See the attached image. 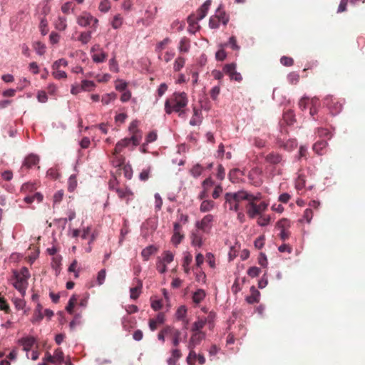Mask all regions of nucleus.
<instances>
[{
  "label": "nucleus",
  "instance_id": "f257e3e1",
  "mask_svg": "<svg viewBox=\"0 0 365 365\" xmlns=\"http://www.w3.org/2000/svg\"><path fill=\"white\" fill-rule=\"evenodd\" d=\"M188 103L187 96L185 92H175L165 102V111L167 114L173 112L178 113L180 117L185 114V108Z\"/></svg>",
  "mask_w": 365,
  "mask_h": 365
},
{
  "label": "nucleus",
  "instance_id": "f03ea898",
  "mask_svg": "<svg viewBox=\"0 0 365 365\" xmlns=\"http://www.w3.org/2000/svg\"><path fill=\"white\" fill-rule=\"evenodd\" d=\"M262 198V195L260 192H257L256 195L252 194L251 200H249L245 206L246 212L250 218L253 219L257 215H260L267 209L269 205L267 202L262 201L257 203Z\"/></svg>",
  "mask_w": 365,
  "mask_h": 365
},
{
  "label": "nucleus",
  "instance_id": "7ed1b4c3",
  "mask_svg": "<svg viewBox=\"0 0 365 365\" xmlns=\"http://www.w3.org/2000/svg\"><path fill=\"white\" fill-rule=\"evenodd\" d=\"M30 272L27 267H24L19 271L13 272V286L21 293L24 297L29 285Z\"/></svg>",
  "mask_w": 365,
  "mask_h": 365
},
{
  "label": "nucleus",
  "instance_id": "20e7f679",
  "mask_svg": "<svg viewBox=\"0 0 365 365\" xmlns=\"http://www.w3.org/2000/svg\"><path fill=\"white\" fill-rule=\"evenodd\" d=\"M287 133L288 130L282 127L279 134L277 136L276 144L279 148L289 152L297 148V142L295 139L287 138Z\"/></svg>",
  "mask_w": 365,
  "mask_h": 365
},
{
  "label": "nucleus",
  "instance_id": "39448f33",
  "mask_svg": "<svg viewBox=\"0 0 365 365\" xmlns=\"http://www.w3.org/2000/svg\"><path fill=\"white\" fill-rule=\"evenodd\" d=\"M324 105L328 108L332 115H336L342 109V103L339 99L331 95L324 98Z\"/></svg>",
  "mask_w": 365,
  "mask_h": 365
},
{
  "label": "nucleus",
  "instance_id": "423d86ee",
  "mask_svg": "<svg viewBox=\"0 0 365 365\" xmlns=\"http://www.w3.org/2000/svg\"><path fill=\"white\" fill-rule=\"evenodd\" d=\"M98 23V20L88 12H83L81 15H79L77 17V24L79 26L82 27H86L92 24L91 28L94 31L97 28Z\"/></svg>",
  "mask_w": 365,
  "mask_h": 365
},
{
  "label": "nucleus",
  "instance_id": "0eeeda50",
  "mask_svg": "<svg viewBox=\"0 0 365 365\" xmlns=\"http://www.w3.org/2000/svg\"><path fill=\"white\" fill-rule=\"evenodd\" d=\"M213 219L212 215H206L201 220L195 222V227L202 233L209 234L212 227Z\"/></svg>",
  "mask_w": 365,
  "mask_h": 365
},
{
  "label": "nucleus",
  "instance_id": "6e6552de",
  "mask_svg": "<svg viewBox=\"0 0 365 365\" xmlns=\"http://www.w3.org/2000/svg\"><path fill=\"white\" fill-rule=\"evenodd\" d=\"M109 187L117 193L120 200H125L127 205L133 200L134 193L130 188L115 187L111 182H110Z\"/></svg>",
  "mask_w": 365,
  "mask_h": 365
},
{
  "label": "nucleus",
  "instance_id": "1a4fd4ad",
  "mask_svg": "<svg viewBox=\"0 0 365 365\" xmlns=\"http://www.w3.org/2000/svg\"><path fill=\"white\" fill-rule=\"evenodd\" d=\"M229 193L231 194V196L238 205H240V202L242 201H247L248 202L249 200H251L250 197L252 194L245 190H240L233 192H230Z\"/></svg>",
  "mask_w": 365,
  "mask_h": 365
},
{
  "label": "nucleus",
  "instance_id": "9d476101",
  "mask_svg": "<svg viewBox=\"0 0 365 365\" xmlns=\"http://www.w3.org/2000/svg\"><path fill=\"white\" fill-rule=\"evenodd\" d=\"M223 71L230 76L231 80L241 81L242 76L236 71V65L235 63L226 64L223 68Z\"/></svg>",
  "mask_w": 365,
  "mask_h": 365
},
{
  "label": "nucleus",
  "instance_id": "9b49d317",
  "mask_svg": "<svg viewBox=\"0 0 365 365\" xmlns=\"http://www.w3.org/2000/svg\"><path fill=\"white\" fill-rule=\"evenodd\" d=\"M264 160L271 165H283V156L276 152H270L264 156Z\"/></svg>",
  "mask_w": 365,
  "mask_h": 365
},
{
  "label": "nucleus",
  "instance_id": "f8f14e48",
  "mask_svg": "<svg viewBox=\"0 0 365 365\" xmlns=\"http://www.w3.org/2000/svg\"><path fill=\"white\" fill-rule=\"evenodd\" d=\"M205 338L204 331L193 332L189 340L187 348H195Z\"/></svg>",
  "mask_w": 365,
  "mask_h": 365
},
{
  "label": "nucleus",
  "instance_id": "ddd939ff",
  "mask_svg": "<svg viewBox=\"0 0 365 365\" xmlns=\"http://www.w3.org/2000/svg\"><path fill=\"white\" fill-rule=\"evenodd\" d=\"M191 244L194 247H201L203 245L202 232L196 228L190 235Z\"/></svg>",
  "mask_w": 365,
  "mask_h": 365
},
{
  "label": "nucleus",
  "instance_id": "4468645a",
  "mask_svg": "<svg viewBox=\"0 0 365 365\" xmlns=\"http://www.w3.org/2000/svg\"><path fill=\"white\" fill-rule=\"evenodd\" d=\"M165 321V314L163 312H160L157 314L156 317L154 319H149V327L151 331H155L157 329L158 326L163 324Z\"/></svg>",
  "mask_w": 365,
  "mask_h": 365
},
{
  "label": "nucleus",
  "instance_id": "2eb2a0df",
  "mask_svg": "<svg viewBox=\"0 0 365 365\" xmlns=\"http://www.w3.org/2000/svg\"><path fill=\"white\" fill-rule=\"evenodd\" d=\"M130 144L132 143L129 138H125L120 140L116 143L114 150L113 151V154H120L123 150V148L128 147Z\"/></svg>",
  "mask_w": 365,
  "mask_h": 365
},
{
  "label": "nucleus",
  "instance_id": "dca6fc26",
  "mask_svg": "<svg viewBox=\"0 0 365 365\" xmlns=\"http://www.w3.org/2000/svg\"><path fill=\"white\" fill-rule=\"evenodd\" d=\"M225 204L229 205V210L230 211L238 212L240 209V205L236 203L231 194L226 192L225 195Z\"/></svg>",
  "mask_w": 365,
  "mask_h": 365
},
{
  "label": "nucleus",
  "instance_id": "f3484780",
  "mask_svg": "<svg viewBox=\"0 0 365 365\" xmlns=\"http://www.w3.org/2000/svg\"><path fill=\"white\" fill-rule=\"evenodd\" d=\"M39 162V158L38 155L34 154L29 155L24 160L23 167H26L29 169L33 166L37 165Z\"/></svg>",
  "mask_w": 365,
  "mask_h": 365
},
{
  "label": "nucleus",
  "instance_id": "a211bd4d",
  "mask_svg": "<svg viewBox=\"0 0 365 365\" xmlns=\"http://www.w3.org/2000/svg\"><path fill=\"white\" fill-rule=\"evenodd\" d=\"M211 5V0H207L202 6L197 10V21H200L207 15V11Z\"/></svg>",
  "mask_w": 365,
  "mask_h": 365
},
{
  "label": "nucleus",
  "instance_id": "6ab92c4d",
  "mask_svg": "<svg viewBox=\"0 0 365 365\" xmlns=\"http://www.w3.org/2000/svg\"><path fill=\"white\" fill-rule=\"evenodd\" d=\"M135 280L137 282L136 287H132L130 289V297L132 299H134V300L137 299L139 297L140 292H141V289L143 288L142 281L139 279H136Z\"/></svg>",
  "mask_w": 365,
  "mask_h": 365
},
{
  "label": "nucleus",
  "instance_id": "aec40b11",
  "mask_svg": "<svg viewBox=\"0 0 365 365\" xmlns=\"http://www.w3.org/2000/svg\"><path fill=\"white\" fill-rule=\"evenodd\" d=\"M197 22L198 21H197V17L195 16H190L187 18V23L189 24L187 28L188 32L193 34H195L200 28Z\"/></svg>",
  "mask_w": 365,
  "mask_h": 365
},
{
  "label": "nucleus",
  "instance_id": "412c9836",
  "mask_svg": "<svg viewBox=\"0 0 365 365\" xmlns=\"http://www.w3.org/2000/svg\"><path fill=\"white\" fill-rule=\"evenodd\" d=\"M19 342L23 346L24 350L28 351L34 344L35 339L32 336H27L21 339Z\"/></svg>",
  "mask_w": 365,
  "mask_h": 365
},
{
  "label": "nucleus",
  "instance_id": "4be33fe9",
  "mask_svg": "<svg viewBox=\"0 0 365 365\" xmlns=\"http://www.w3.org/2000/svg\"><path fill=\"white\" fill-rule=\"evenodd\" d=\"M215 202L211 200H204L200 204V210L202 212H207L214 209Z\"/></svg>",
  "mask_w": 365,
  "mask_h": 365
},
{
  "label": "nucleus",
  "instance_id": "5701e85b",
  "mask_svg": "<svg viewBox=\"0 0 365 365\" xmlns=\"http://www.w3.org/2000/svg\"><path fill=\"white\" fill-rule=\"evenodd\" d=\"M42 305L40 303H37L31 320L33 323L39 322L43 319L44 315L42 313Z\"/></svg>",
  "mask_w": 365,
  "mask_h": 365
},
{
  "label": "nucleus",
  "instance_id": "b1692460",
  "mask_svg": "<svg viewBox=\"0 0 365 365\" xmlns=\"http://www.w3.org/2000/svg\"><path fill=\"white\" fill-rule=\"evenodd\" d=\"M158 251L157 247L153 245H149L143 249L141 252V256L143 260L148 261L151 255Z\"/></svg>",
  "mask_w": 365,
  "mask_h": 365
},
{
  "label": "nucleus",
  "instance_id": "393cba45",
  "mask_svg": "<svg viewBox=\"0 0 365 365\" xmlns=\"http://www.w3.org/2000/svg\"><path fill=\"white\" fill-rule=\"evenodd\" d=\"M190 48V41L187 37H182L179 43L178 50L180 53H187Z\"/></svg>",
  "mask_w": 365,
  "mask_h": 365
},
{
  "label": "nucleus",
  "instance_id": "a878e982",
  "mask_svg": "<svg viewBox=\"0 0 365 365\" xmlns=\"http://www.w3.org/2000/svg\"><path fill=\"white\" fill-rule=\"evenodd\" d=\"M170 336L172 339L173 345L177 347L180 342L181 332L173 327H171Z\"/></svg>",
  "mask_w": 365,
  "mask_h": 365
},
{
  "label": "nucleus",
  "instance_id": "bb28decb",
  "mask_svg": "<svg viewBox=\"0 0 365 365\" xmlns=\"http://www.w3.org/2000/svg\"><path fill=\"white\" fill-rule=\"evenodd\" d=\"M202 122L201 111L197 109L195 107L193 108V115L190 120L191 125H197Z\"/></svg>",
  "mask_w": 365,
  "mask_h": 365
},
{
  "label": "nucleus",
  "instance_id": "cd10ccee",
  "mask_svg": "<svg viewBox=\"0 0 365 365\" xmlns=\"http://www.w3.org/2000/svg\"><path fill=\"white\" fill-rule=\"evenodd\" d=\"M251 294L246 297L247 303L252 304L257 303L259 300V292L254 287L251 288Z\"/></svg>",
  "mask_w": 365,
  "mask_h": 365
},
{
  "label": "nucleus",
  "instance_id": "c85d7f7f",
  "mask_svg": "<svg viewBox=\"0 0 365 365\" xmlns=\"http://www.w3.org/2000/svg\"><path fill=\"white\" fill-rule=\"evenodd\" d=\"M56 29L64 31L67 28V19L65 16H58L54 23Z\"/></svg>",
  "mask_w": 365,
  "mask_h": 365
},
{
  "label": "nucleus",
  "instance_id": "c756f323",
  "mask_svg": "<svg viewBox=\"0 0 365 365\" xmlns=\"http://www.w3.org/2000/svg\"><path fill=\"white\" fill-rule=\"evenodd\" d=\"M207 323L206 318L198 319L196 322L192 324L191 331L192 332L195 331H202V329L205 327Z\"/></svg>",
  "mask_w": 365,
  "mask_h": 365
},
{
  "label": "nucleus",
  "instance_id": "7c9ffc66",
  "mask_svg": "<svg viewBox=\"0 0 365 365\" xmlns=\"http://www.w3.org/2000/svg\"><path fill=\"white\" fill-rule=\"evenodd\" d=\"M206 293L204 289H198L196 292H195L192 294V302L195 304L200 303L205 297Z\"/></svg>",
  "mask_w": 365,
  "mask_h": 365
},
{
  "label": "nucleus",
  "instance_id": "2f4dec72",
  "mask_svg": "<svg viewBox=\"0 0 365 365\" xmlns=\"http://www.w3.org/2000/svg\"><path fill=\"white\" fill-rule=\"evenodd\" d=\"M242 175V172L240 170L234 168L229 173V179L232 182L236 183L238 182L240 178Z\"/></svg>",
  "mask_w": 365,
  "mask_h": 365
},
{
  "label": "nucleus",
  "instance_id": "473e14b6",
  "mask_svg": "<svg viewBox=\"0 0 365 365\" xmlns=\"http://www.w3.org/2000/svg\"><path fill=\"white\" fill-rule=\"evenodd\" d=\"M53 360L55 365H62L64 361V354L61 349H57L53 353Z\"/></svg>",
  "mask_w": 365,
  "mask_h": 365
},
{
  "label": "nucleus",
  "instance_id": "72a5a7b5",
  "mask_svg": "<svg viewBox=\"0 0 365 365\" xmlns=\"http://www.w3.org/2000/svg\"><path fill=\"white\" fill-rule=\"evenodd\" d=\"M328 143L326 140H319L313 145V150L318 155H322V150L327 146Z\"/></svg>",
  "mask_w": 365,
  "mask_h": 365
},
{
  "label": "nucleus",
  "instance_id": "f704fd0d",
  "mask_svg": "<svg viewBox=\"0 0 365 365\" xmlns=\"http://www.w3.org/2000/svg\"><path fill=\"white\" fill-rule=\"evenodd\" d=\"M81 86L82 91L86 92L92 91L96 88V83L93 81L88 80H83Z\"/></svg>",
  "mask_w": 365,
  "mask_h": 365
},
{
  "label": "nucleus",
  "instance_id": "c9c22d12",
  "mask_svg": "<svg viewBox=\"0 0 365 365\" xmlns=\"http://www.w3.org/2000/svg\"><path fill=\"white\" fill-rule=\"evenodd\" d=\"M129 139L130 140L133 146L135 147L139 145L142 139V135L138 130H136V131H133L132 136L129 138Z\"/></svg>",
  "mask_w": 365,
  "mask_h": 365
},
{
  "label": "nucleus",
  "instance_id": "e433bc0d",
  "mask_svg": "<svg viewBox=\"0 0 365 365\" xmlns=\"http://www.w3.org/2000/svg\"><path fill=\"white\" fill-rule=\"evenodd\" d=\"M117 98V95L115 93L104 94L101 98V102L103 105H108L111 102L114 101Z\"/></svg>",
  "mask_w": 365,
  "mask_h": 365
},
{
  "label": "nucleus",
  "instance_id": "4c0bfd02",
  "mask_svg": "<svg viewBox=\"0 0 365 365\" xmlns=\"http://www.w3.org/2000/svg\"><path fill=\"white\" fill-rule=\"evenodd\" d=\"M283 120L287 125H292L295 121L294 115L292 111L288 110L283 115Z\"/></svg>",
  "mask_w": 365,
  "mask_h": 365
},
{
  "label": "nucleus",
  "instance_id": "58836bf2",
  "mask_svg": "<svg viewBox=\"0 0 365 365\" xmlns=\"http://www.w3.org/2000/svg\"><path fill=\"white\" fill-rule=\"evenodd\" d=\"M107 56V53L101 50L99 53H94L92 56V58L93 61L96 63H102L106 61Z\"/></svg>",
  "mask_w": 365,
  "mask_h": 365
},
{
  "label": "nucleus",
  "instance_id": "ea45409f",
  "mask_svg": "<svg viewBox=\"0 0 365 365\" xmlns=\"http://www.w3.org/2000/svg\"><path fill=\"white\" fill-rule=\"evenodd\" d=\"M190 350L189 354L186 359L187 363L189 365H194L195 360H197L198 354L194 351L195 348H188Z\"/></svg>",
  "mask_w": 365,
  "mask_h": 365
},
{
  "label": "nucleus",
  "instance_id": "a19ab883",
  "mask_svg": "<svg viewBox=\"0 0 365 365\" xmlns=\"http://www.w3.org/2000/svg\"><path fill=\"white\" fill-rule=\"evenodd\" d=\"M77 301H78V297L76 294L72 295L71 297L69 299L68 305L66 307V311L69 314L73 313V309L75 307V305L76 304Z\"/></svg>",
  "mask_w": 365,
  "mask_h": 365
},
{
  "label": "nucleus",
  "instance_id": "79ce46f5",
  "mask_svg": "<svg viewBox=\"0 0 365 365\" xmlns=\"http://www.w3.org/2000/svg\"><path fill=\"white\" fill-rule=\"evenodd\" d=\"M192 261V257L190 253H187L183 259L182 267L185 273L188 274L190 272L189 265Z\"/></svg>",
  "mask_w": 365,
  "mask_h": 365
},
{
  "label": "nucleus",
  "instance_id": "37998d69",
  "mask_svg": "<svg viewBox=\"0 0 365 365\" xmlns=\"http://www.w3.org/2000/svg\"><path fill=\"white\" fill-rule=\"evenodd\" d=\"M185 63V58L182 56L178 57L174 63L173 69L175 71H180Z\"/></svg>",
  "mask_w": 365,
  "mask_h": 365
},
{
  "label": "nucleus",
  "instance_id": "c03bdc74",
  "mask_svg": "<svg viewBox=\"0 0 365 365\" xmlns=\"http://www.w3.org/2000/svg\"><path fill=\"white\" fill-rule=\"evenodd\" d=\"M174 255L170 251H165L163 253V258L160 259L163 262H165L166 264L171 263L173 261Z\"/></svg>",
  "mask_w": 365,
  "mask_h": 365
},
{
  "label": "nucleus",
  "instance_id": "a18cd8bd",
  "mask_svg": "<svg viewBox=\"0 0 365 365\" xmlns=\"http://www.w3.org/2000/svg\"><path fill=\"white\" fill-rule=\"evenodd\" d=\"M77 186V179L75 175H71L68 181V190L69 192H73Z\"/></svg>",
  "mask_w": 365,
  "mask_h": 365
},
{
  "label": "nucleus",
  "instance_id": "49530a36",
  "mask_svg": "<svg viewBox=\"0 0 365 365\" xmlns=\"http://www.w3.org/2000/svg\"><path fill=\"white\" fill-rule=\"evenodd\" d=\"M290 225V221L286 218L281 219L277 223V227L280 229V230H288Z\"/></svg>",
  "mask_w": 365,
  "mask_h": 365
},
{
  "label": "nucleus",
  "instance_id": "de8ad7c7",
  "mask_svg": "<svg viewBox=\"0 0 365 365\" xmlns=\"http://www.w3.org/2000/svg\"><path fill=\"white\" fill-rule=\"evenodd\" d=\"M123 24V18L120 14L115 15L111 22L112 27L117 29L121 26Z\"/></svg>",
  "mask_w": 365,
  "mask_h": 365
},
{
  "label": "nucleus",
  "instance_id": "09e8293b",
  "mask_svg": "<svg viewBox=\"0 0 365 365\" xmlns=\"http://www.w3.org/2000/svg\"><path fill=\"white\" fill-rule=\"evenodd\" d=\"M91 38V32H82L78 37V41H80L83 44L88 43Z\"/></svg>",
  "mask_w": 365,
  "mask_h": 365
},
{
  "label": "nucleus",
  "instance_id": "8fccbe9b",
  "mask_svg": "<svg viewBox=\"0 0 365 365\" xmlns=\"http://www.w3.org/2000/svg\"><path fill=\"white\" fill-rule=\"evenodd\" d=\"M187 314V309L185 306H180L178 307L176 312V317L178 320H184Z\"/></svg>",
  "mask_w": 365,
  "mask_h": 365
},
{
  "label": "nucleus",
  "instance_id": "3c124183",
  "mask_svg": "<svg viewBox=\"0 0 365 365\" xmlns=\"http://www.w3.org/2000/svg\"><path fill=\"white\" fill-rule=\"evenodd\" d=\"M217 14H215L216 16L219 18V21H221L224 25H226L227 22L229 21V18L226 15L225 11H222L219 8L217 11Z\"/></svg>",
  "mask_w": 365,
  "mask_h": 365
},
{
  "label": "nucleus",
  "instance_id": "603ef678",
  "mask_svg": "<svg viewBox=\"0 0 365 365\" xmlns=\"http://www.w3.org/2000/svg\"><path fill=\"white\" fill-rule=\"evenodd\" d=\"M36 189V186L35 183L26 182V183H24L21 186V192H30L34 191Z\"/></svg>",
  "mask_w": 365,
  "mask_h": 365
},
{
  "label": "nucleus",
  "instance_id": "864d4df0",
  "mask_svg": "<svg viewBox=\"0 0 365 365\" xmlns=\"http://www.w3.org/2000/svg\"><path fill=\"white\" fill-rule=\"evenodd\" d=\"M202 170L203 168L200 165L197 164L192 168L190 173L194 178H197L202 174Z\"/></svg>",
  "mask_w": 365,
  "mask_h": 365
},
{
  "label": "nucleus",
  "instance_id": "5fc2aeb1",
  "mask_svg": "<svg viewBox=\"0 0 365 365\" xmlns=\"http://www.w3.org/2000/svg\"><path fill=\"white\" fill-rule=\"evenodd\" d=\"M270 222V217L268 215H262V214L259 215V217L257 219V224L259 226L264 227L269 225Z\"/></svg>",
  "mask_w": 365,
  "mask_h": 365
},
{
  "label": "nucleus",
  "instance_id": "6e6d98bb",
  "mask_svg": "<svg viewBox=\"0 0 365 365\" xmlns=\"http://www.w3.org/2000/svg\"><path fill=\"white\" fill-rule=\"evenodd\" d=\"M184 238V235L181 234V232H173V235L171 238V242L173 245H179L182 239Z\"/></svg>",
  "mask_w": 365,
  "mask_h": 365
},
{
  "label": "nucleus",
  "instance_id": "4d7b16f0",
  "mask_svg": "<svg viewBox=\"0 0 365 365\" xmlns=\"http://www.w3.org/2000/svg\"><path fill=\"white\" fill-rule=\"evenodd\" d=\"M98 9L101 12H108L110 9V2L108 0H102L99 4Z\"/></svg>",
  "mask_w": 365,
  "mask_h": 365
},
{
  "label": "nucleus",
  "instance_id": "13d9d810",
  "mask_svg": "<svg viewBox=\"0 0 365 365\" xmlns=\"http://www.w3.org/2000/svg\"><path fill=\"white\" fill-rule=\"evenodd\" d=\"M171 331V327L167 326L163 329H162L158 334V338L159 340L163 342L165 341V336L170 335Z\"/></svg>",
  "mask_w": 365,
  "mask_h": 365
},
{
  "label": "nucleus",
  "instance_id": "bf43d9fd",
  "mask_svg": "<svg viewBox=\"0 0 365 365\" xmlns=\"http://www.w3.org/2000/svg\"><path fill=\"white\" fill-rule=\"evenodd\" d=\"M113 155V157L114 159L113 160V164L115 167H120L124 164V158L121 155H119V154L117 155Z\"/></svg>",
  "mask_w": 365,
  "mask_h": 365
},
{
  "label": "nucleus",
  "instance_id": "052dcab7",
  "mask_svg": "<svg viewBox=\"0 0 365 365\" xmlns=\"http://www.w3.org/2000/svg\"><path fill=\"white\" fill-rule=\"evenodd\" d=\"M247 273L250 277L253 278L259 275L261 269L257 267H251L248 269Z\"/></svg>",
  "mask_w": 365,
  "mask_h": 365
},
{
  "label": "nucleus",
  "instance_id": "680f3d73",
  "mask_svg": "<svg viewBox=\"0 0 365 365\" xmlns=\"http://www.w3.org/2000/svg\"><path fill=\"white\" fill-rule=\"evenodd\" d=\"M170 39L169 38H164L162 41L159 42L156 46V51L158 53H160L165 46L170 43Z\"/></svg>",
  "mask_w": 365,
  "mask_h": 365
},
{
  "label": "nucleus",
  "instance_id": "e2e57ef3",
  "mask_svg": "<svg viewBox=\"0 0 365 365\" xmlns=\"http://www.w3.org/2000/svg\"><path fill=\"white\" fill-rule=\"evenodd\" d=\"M68 66V61L65 58H61L56 61L52 65V69H58L61 66L66 67Z\"/></svg>",
  "mask_w": 365,
  "mask_h": 365
},
{
  "label": "nucleus",
  "instance_id": "0e129e2a",
  "mask_svg": "<svg viewBox=\"0 0 365 365\" xmlns=\"http://www.w3.org/2000/svg\"><path fill=\"white\" fill-rule=\"evenodd\" d=\"M39 28L43 35H46L48 33V21L46 18H42L41 19Z\"/></svg>",
  "mask_w": 365,
  "mask_h": 365
},
{
  "label": "nucleus",
  "instance_id": "69168bd1",
  "mask_svg": "<svg viewBox=\"0 0 365 365\" xmlns=\"http://www.w3.org/2000/svg\"><path fill=\"white\" fill-rule=\"evenodd\" d=\"M52 74L56 79H61V78H67L66 73L63 71L60 70V68L53 69Z\"/></svg>",
  "mask_w": 365,
  "mask_h": 365
},
{
  "label": "nucleus",
  "instance_id": "338daca9",
  "mask_svg": "<svg viewBox=\"0 0 365 365\" xmlns=\"http://www.w3.org/2000/svg\"><path fill=\"white\" fill-rule=\"evenodd\" d=\"M106 271L105 269H103L98 272V275H97V283L99 286L102 285L104 283L105 279H106Z\"/></svg>",
  "mask_w": 365,
  "mask_h": 365
},
{
  "label": "nucleus",
  "instance_id": "774afa93",
  "mask_svg": "<svg viewBox=\"0 0 365 365\" xmlns=\"http://www.w3.org/2000/svg\"><path fill=\"white\" fill-rule=\"evenodd\" d=\"M34 49L38 55H43L45 53V45L39 41L34 43Z\"/></svg>",
  "mask_w": 365,
  "mask_h": 365
}]
</instances>
